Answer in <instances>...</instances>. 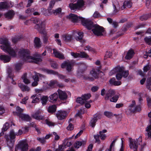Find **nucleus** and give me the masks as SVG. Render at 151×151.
Wrapping results in <instances>:
<instances>
[{
    "instance_id": "e433bc0d",
    "label": "nucleus",
    "mask_w": 151,
    "mask_h": 151,
    "mask_svg": "<svg viewBox=\"0 0 151 151\" xmlns=\"http://www.w3.org/2000/svg\"><path fill=\"white\" fill-rule=\"evenodd\" d=\"M73 119H70L68 121L69 125L67 127V129L68 130L71 131L73 130L74 129V126L73 124H72L70 122L71 121H72Z\"/></svg>"
},
{
    "instance_id": "473e14b6",
    "label": "nucleus",
    "mask_w": 151,
    "mask_h": 151,
    "mask_svg": "<svg viewBox=\"0 0 151 151\" xmlns=\"http://www.w3.org/2000/svg\"><path fill=\"white\" fill-rule=\"evenodd\" d=\"M151 17V13L144 14L140 17L139 19L141 21L145 20Z\"/></svg>"
},
{
    "instance_id": "6e6d98bb",
    "label": "nucleus",
    "mask_w": 151,
    "mask_h": 151,
    "mask_svg": "<svg viewBox=\"0 0 151 151\" xmlns=\"http://www.w3.org/2000/svg\"><path fill=\"white\" fill-rule=\"evenodd\" d=\"M104 114L108 118H111L113 116L112 113L111 112L109 111H106L104 112Z\"/></svg>"
},
{
    "instance_id": "c9c22d12",
    "label": "nucleus",
    "mask_w": 151,
    "mask_h": 151,
    "mask_svg": "<svg viewBox=\"0 0 151 151\" xmlns=\"http://www.w3.org/2000/svg\"><path fill=\"white\" fill-rule=\"evenodd\" d=\"M79 65V70H81L82 72L84 71L86 68V65L84 63H80L78 64Z\"/></svg>"
},
{
    "instance_id": "a18cd8bd",
    "label": "nucleus",
    "mask_w": 151,
    "mask_h": 151,
    "mask_svg": "<svg viewBox=\"0 0 151 151\" xmlns=\"http://www.w3.org/2000/svg\"><path fill=\"white\" fill-rule=\"evenodd\" d=\"M76 101L77 103L81 104H83L85 103L82 97H78L76 99Z\"/></svg>"
},
{
    "instance_id": "9b49d317",
    "label": "nucleus",
    "mask_w": 151,
    "mask_h": 151,
    "mask_svg": "<svg viewBox=\"0 0 151 151\" xmlns=\"http://www.w3.org/2000/svg\"><path fill=\"white\" fill-rule=\"evenodd\" d=\"M42 70L44 72H46L49 74L57 75L59 77V78L61 79H64L66 77L65 76L59 74L57 72L55 71L52 70H49L47 69H43Z\"/></svg>"
},
{
    "instance_id": "864d4df0",
    "label": "nucleus",
    "mask_w": 151,
    "mask_h": 151,
    "mask_svg": "<svg viewBox=\"0 0 151 151\" xmlns=\"http://www.w3.org/2000/svg\"><path fill=\"white\" fill-rule=\"evenodd\" d=\"M22 65V64L21 63H18L16 64L15 65V70L18 71L20 70L21 69V67Z\"/></svg>"
},
{
    "instance_id": "69168bd1",
    "label": "nucleus",
    "mask_w": 151,
    "mask_h": 151,
    "mask_svg": "<svg viewBox=\"0 0 151 151\" xmlns=\"http://www.w3.org/2000/svg\"><path fill=\"white\" fill-rule=\"evenodd\" d=\"M32 78L34 81L39 82V77L37 73H36L35 75L32 76Z\"/></svg>"
},
{
    "instance_id": "aec40b11",
    "label": "nucleus",
    "mask_w": 151,
    "mask_h": 151,
    "mask_svg": "<svg viewBox=\"0 0 151 151\" xmlns=\"http://www.w3.org/2000/svg\"><path fill=\"white\" fill-rule=\"evenodd\" d=\"M83 33L82 32H79L78 33L77 35L75 36L76 40L81 42L84 43L85 41L83 39Z\"/></svg>"
},
{
    "instance_id": "bb28decb",
    "label": "nucleus",
    "mask_w": 151,
    "mask_h": 151,
    "mask_svg": "<svg viewBox=\"0 0 151 151\" xmlns=\"http://www.w3.org/2000/svg\"><path fill=\"white\" fill-rule=\"evenodd\" d=\"M86 141L85 140H82L81 141H76L75 143L74 147L76 148H79L81 146H83L86 145Z\"/></svg>"
},
{
    "instance_id": "dca6fc26",
    "label": "nucleus",
    "mask_w": 151,
    "mask_h": 151,
    "mask_svg": "<svg viewBox=\"0 0 151 151\" xmlns=\"http://www.w3.org/2000/svg\"><path fill=\"white\" fill-rule=\"evenodd\" d=\"M132 103L129 106L128 110L126 111L128 115L130 113L135 112V101L133 100Z\"/></svg>"
},
{
    "instance_id": "338daca9",
    "label": "nucleus",
    "mask_w": 151,
    "mask_h": 151,
    "mask_svg": "<svg viewBox=\"0 0 151 151\" xmlns=\"http://www.w3.org/2000/svg\"><path fill=\"white\" fill-rule=\"evenodd\" d=\"M71 55L73 56L74 58H76L78 57H80V53H78L77 52L74 53L73 52H72L71 53Z\"/></svg>"
},
{
    "instance_id": "a878e982",
    "label": "nucleus",
    "mask_w": 151,
    "mask_h": 151,
    "mask_svg": "<svg viewBox=\"0 0 151 151\" xmlns=\"http://www.w3.org/2000/svg\"><path fill=\"white\" fill-rule=\"evenodd\" d=\"M53 50V53L54 54L56 57L61 59H64V56L62 53L55 49H54Z\"/></svg>"
},
{
    "instance_id": "f3484780",
    "label": "nucleus",
    "mask_w": 151,
    "mask_h": 151,
    "mask_svg": "<svg viewBox=\"0 0 151 151\" xmlns=\"http://www.w3.org/2000/svg\"><path fill=\"white\" fill-rule=\"evenodd\" d=\"M56 115L59 119L62 120L64 119L66 117V112L65 111H59L57 113Z\"/></svg>"
},
{
    "instance_id": "4468645a",
    "label": "nucleus",
    "mask_w": 151,
    "mask_h": 151,
    "mask_svg": "<svg viewBox=\"0 0 151 151\" xmlns=\"http://www.w3.org/2000/svg\"><path fill=\"white\" fill-rule=\"evenodd\" d=\"M57 91L58 94L59 98L61 100L64 101L66 100L68 96L65 92L60 89H58Z\"/></svg>"
},
{
    "instance_id": "5fc2aeb1",
    "label": "nucleus",
    "mask_w": 151,
    "mask_h": 151,
    "mask_svg": "<svg viewBox=\"0 0 151 151\" xmlns=\"http://www.w3.org/2000/svg\"><path fill=\"white\" fill-rule=\"evenodd\" d=\"M119 98V96L117 95H115L111 98L110 99V101L111 102H116Z\"/></svg>"
},
{
    "instance_id": "c03bdc74",
    "label": "nucleus",
    "mask_w": 151,
    "mask_h": 151,
    "mask_svg": "<svg viewBox=\"0 0 151 151\" xmlns=\"http://www.w3.org/2000/svg\"><path fill=\"white\" fill-rule=\"evenodd\" d=\"M58 84V81L56 80H52L50 81L48 85L51 87L55 86Z\"/></svg>"
},
{
    "instance_id": "a19ab883",
    "label": "nucleus",
    "mask_w": 151,
    "mask_h": 151,
    "mask_svg": "<svg viewBox=\"0 0 151 151\" xmlns=\"http://www.w3.org/2000/svg\"><path fill=\"white\" fill-rule=\"evenodd\" d=\"M145 42L149 45H151V36L146 37L144 38Z\"/></svg>"
},
{
    "instance_id": "20e7f679",
    "label": "nucleus",
    "mask_w": 151,
    "mask_h": 151,
    "mask_svg": "<svg viewBox=\"0 0 151 151\" xmlns=\"http://www.w3.org/2000/svg\"><path fill=\"white\" fill-rule=\"evenodd\" d=\"M129 146L131 149L134 151H143L144 147L146 145L145 143L142 145L141 144L142 141L141 137H139L136 139H132L131 138H129Z\"/></svg>"
},
{
    "instance_id": "680f3d73",
    "label": "nucleus",
    "mask_w": 151,
    "mask_h": 151,
    "mask_svg": "<svg viewBox=\"0 0 151 151\" xmlns=\"http://www.w3.org/2000/svg\"><path fill=\"white\" fill-rule=\"evenodd\" d=\"M122 75V77L124 78H127L129 75V71L128 70L124 71L123 70L122 72H121Z\"/></svg>"
},
{
    "instance_id": "6e6552de",
    "label": "nucleus",
    "mask_w": 151,
    "mask_h": 151,
    "mask_svg": "<svg viewBox=\"0 0 151 151\" xmlns=\"http://www.w3.org/2000/svg\"><path fill=\"white\" fill-rule=\"evenodd\" d=\"M84 1L83 0H78L76 4H69V7L71 10H76L80 9L84 6Z\"/></svg>"
},
{
    "instance_id": "4be33fe9",
    "label": "nucleus",
    "mask_w": 151,
    "mask_h": 151,
    "mask_svg": "<svg viewBox=\"0 0 151 151\" xmlns=\"http://www.w3.org/2000/svg\"><path fill=\"white\" fill-rule=\"evenodd\" d=\"M34 46L37 48H39L42 46V43L40 38L36 37L34 41Z\"/></svg>"
},
{
    "instance_id": "f257e3e1",
    "label": "nucleus",
    "mask_w": 151,
    "mask_h": 151,
    "mask_svg": "<svg viewBox=\"0 0 151 151\" xmlns=\"http://www.w3.org/2000/svg\"><path fill=\"white\" fill-rule=\"evenodd\" d=\"M82 24L88 29H92L93 33L97 36H103L104 34V29L103 27L98 25L93 24V22L89 19H83Z\"/></svg>"
},
{
    "instance_id": "ddd939ff",
    "label": "nucleus",
    "mask_w": 151,
    "mask_h": 151,
    "mask_svg": "<svg viewBox=\"0 0 151 151\" xmlns=\"http://www.w3.org/2000/svg\"><path fill=\"white\" fill-rule=\"evenodd\" d=\"M18 147L21 149V151H27L28 149V145L26 142L22 141L18 144Z\"/></svg>"
},
{
    "instance_id": "49530a36",
    "label": "nucleus",
    "mask_w": 151,
    "mask_h": 151,
    "mask_svg": "<svg viewBox=\"0 0 151 151\" xmlns=\"http://www.w3.org/2000/svg\"><path fill=\"white\" fill-rule=\"evenodd\" d=\"M7 73L8 74V77L11 79L12 80H13V76L12 70L10 68H8Z\"/></svg>"
},
{
    "instance_id": "774afa93",
    "label": "nucleus",
    "mask_w": 151,
    "mask_h": 151,
    "mask_svg": "<svg viewBox=\"0 0 151 151\" xmlns=\"http://www.w3.org/2000/svg\"><path fill=\"white\" fill-rule=\"evenodd\" d=\"M51 66L54 69H57L58 67V65L55 62H52L51 63Z\"/></svg>"
},
{
    "instance_id": "a211bd4d",
    "label": "nucleus",
    "mask_w": 151,
    "mask_h": 151,
    "mask_svg": "<svg viewBox=\"0 0 151 151\" xmlns=\"http://www.w3.org/2000/svg\"><path fill=\"white\" fill-rule=\"evenodd\" d=\"M17 115L22 120L26 121H30L31 118L28 114H23L22 113H16Z\"/></svg>"
},
{
    "instance_id": "f704fd0d",
    "label": "nucleus",
    "mask_w": 151,
    "mask_h": 151,
    "mask_svg": "<svg viewBox=\"0 0 151 151\" xmlns=\"http://www.w3.org/2000/svg\"><path fill=\"white\" fill-rule=\"evenodd\" d=\"M48 97L47 96H44L41 98V103L43 106L45 105L47 101Z\"/></svg>"
},
{
    "instance_id": "37998d69",
    "label": "nucleus",
    "mask_w": 151,
    "mask_h": 151,
    "mask_svg": "<svg viewBox=\"0 0 151 151\" xmlns=\"http://www.w3.org/2000/svg\"><path fill=\"white\" fill-rule=\"evenodd\" d=\"M97 120L95 118H93L89 124L92 127H94L96 125V123Z\"/></svg>"
},
{
    "instance_id": "6ab92c4d",
    "label": "nucleus",
    "mask_w": 151,
    "mask_h": 151,
    "mask_svg": "<svg viewBox=\"0 0 151 151\" xmlns=\"http://www.w3.org/2000/svg\"><path fill=\"white\" fill-rule=\"evenodd\" d=\"M124 70V67L117 66L110 72L109 75H112L116 72L121 73V72H122Z\"/></svg>"
},
{
    "instance_id": "13d9d810",
    "label": "nucleus",
    "mask_w": 151,
    "mask_h": 151,
    "mask_svg": "<svg viewBox=\"0 0 151 151\" xmlns=\"http://www.w3.org/2000/svg\"><path fill=\"white\" fill-rule=\"evenodd\" d=\"M34 9L31 8H30L27 9L25 11V13L28 14H31L34 11Z\"/></svg>"
},
{
    "instance_id": "e2e57ef3",
    "label": "nucleus",
    "mask_w": 151,
    "mask_h": 151,
    "mask_svg": "<svg viewBox=\"0 0 151 151\" xmlns=\"http://www.w3.org/2000/svg\"><path fill=\"white\" fill-rule=\"evenodd\" d=\"M99 137V135L98 134L94 136V137L96 140L95 142L98 143V144H99L100 143Z\"/></svg>"
},
{
    "instance_id": "4c0bfd02",
    "label": "nucleus",
    "mask_w": 151,
    "mask_h": 151,
    "mask_svg": "<svg viewBox=\"0 0 151 151\" xmlns=\"http://www.w3.org/2000/svg\"><path fill=\"white\" fill-rule=\"evenodd\" d=\"M27 73H25L22 77V78L23 80V82L26 84H28L30 83V81L27 78Z\"/></svg>"
},
{
    "instance_id": "b1692460",
    "label": "nucleus",
    "mask_w": 151,
    "mask_h": 151,
    "mask_svg": "<svg viewBox=\"0 0 151 151\" xmlns=\"http://www.w3.org/2000/svg\"><path fill=\"white\" fill-rule=\"evenodd\" d=\"M18 86L23 92H29L30 91V88L27 85L19 83L18 84Z\"/></svg>"
},
{
    "instance_id": "2eb2a0df",
    "label": "nucleus",
    "mask_w": 151,
    "mask_h": 151,
    "mask_svg": "<svg viewBox=\"0 0 151 151\" xmlns=\"http://www.w3.org/2000/svg\"><path fill=\"white\" fill-rule=\"evenodd\" d=\"M15 15V13L13 10L8 11L4 14V17L8 20H10L13 19Z\"/></svg>"
},
{
    "instance_id": "9d476101",
    "label": "nucleus",
    "mask_w": 151,
    "mask_h": 151,
    "mask_svg": "<svg viewBox=\"0 0 151 151\" xmlns=\"http://www.w3.org/2000/svg\"><path fill=\"white\" fill-rule=\"evenodd\" d=\"M67 17L70 20L73 22H77L80 19H81V22H82V20L83 19H85L81 17H78L76 15L72 14H69V16Z\"/></svg>"
},
{
    "instance_id": "1a4fd4ad",
    "label": "nucleus",
    "mask_w": 151,
    "mask_h": 151,
    "mask_svg": "<svg viewBox=\"0 0 151 151\" xmlns=\"http://www.w3.org/2000/svg\"><path fill=\"white\" fill-rule=\"evenodd\" d=\"M74 64V62L73 61H67L62 64L61 67L62 68H64L66 67V70L68 71H70L72 69V67Z\"/></svg>"
},
{
    "instance_id": "0eeeda50",
    "label": "nucleus",
    "mask_w": 151,
    "mask_h": 151,
    "mask_svg": "<svg viewBox=\"0 0 151 151\" xmlns=\"http://www.w3.org/2000/svg\"><path fill=\"white\" fill-rule=\"evenodd\" d=\"M100 70L99 69L93 68L90 71V76L86 78L87 79L91 81H93L95 79L99 78Z\"/></svg>"
},
{
    "instance_id": "58836bf2",
    "label": "nucleus",
    "mask_w": 151,
    "mask_h": 151,
    "mask_svg": "<svg viewBox=\"0 0 151 151\" xmlns=\"http://www.w3.org/2000/svg\"><path fill=\"white\" fill-rule=\"evenodd\" d=\"M91 96V94L90 93L85 94L82 96V97L85 103L86 102L87 100L90 99Z\"/></svg>"
},
{
    "instance_id": "0e129e2a",
    "label": "nucleus",
    "mask_w": 151,
    "mask_h": 151,
    "mask_svg": "<svg viewBox=\"0 0 151 151\" xmlns=\"http://www.w3.org/2000/svg\"><path fill=\"white\" fill-rule=\"evenodd\" d=\"M55 3V0H52L50 1L49 6L48 7V8L50 10H51L53 7Z\"/></svg>"
},
{
    "instance_id": "c85d7f7f",
    "label": "nucleus",
    "mask_w": 151,
    "mask_h": 151,
    "mask_svg": "<svg viewBox=\"0 0 151 151\" xmlns=\"http://www.w3.org/2000/svg\"><path fill=\"white\" fill-rule=\"evenodd\" d=\"M63 39L66 42H70L72 40V36L68 35H62Z\"/></svg>"
},
{
    "instance_id": "ea45409f",
    "label": "nucleus",
    "mask_w": 151,
    "mask_h": 151,
    "mask_svg": "<svg viewBox=\"0 0 151 151\" xmlns=\"http://www.w3.org/2000/svg\"><path fill=\"white\" fill-rule=\"evenodd\" d=\"M147 88L150 90H151V77L147 79Z\"/></svg>"
},
{
    "instance_id": "603ef678",
    "label": "nucleus",
    "mask_w": 151,
    "mask_h": 151,
    "mask_svg": "<svg viewBox=\"0 0 151 151\" xmlns=\"http://www.w3.org/2000/svg\"><path fill=\"white\" fill-rule=\"evenodd\" d=\"M84 50H88L89 51H91L92 52H95L94 50L88 45L84 47Z\"/></svg>"
},
{
    "instance_id": "3c124183",
    "label": "nucleus",
    "mask_w": 151,
    "mask_h": 151,
    "mask_svg": "<svg viewBox=\"0 0 151 151\" xmlns=\"http://www.w3.org/2000/svg\"><path fill=\"white\" fill-rule=\"evenodd\" d=\"M84 50H88L89 51H91L92 52H95L94 50L88 45L84 47Z\"/></svg>"
},
{
    "instance_id": "8fccbe9b",
    "label": "nucleus",
    "mask_w": 151,
    "mask_h": 151,
    "mask_svg": "<svg viewBox=\"0 0 151 151\" xmlns=\"http://www.w3.org/2000/svg\"><path fill=\"white\" fill-rule=\"evenodd\" d=\"M9 124L6 122L4 125L3 128L2 129V130L4 131H6L9 128Z\"/></svg>"
},
{
    "instance_id": "f03ea898",
    "label": "nucleus",
    "mask_w": 151,
    "mask_h": 151,
    "mask_svg": "<svg viewBox=\"0 0 151 151\" xmlns=\"http://www.w3.org/2000/svg\"><path fill=\"white\" fill-rule=\"evenodd\" d=\"M18 52L23 60L27 62H34L37 64L42 61L40 54H36L34 55V56H31L29 55V52L27 49H19Z\"/></svg>"
},
{
    "instance_id": "423d86ee",
    "label": "nucleus",
    "mask_w": 151,
    "mask_h": 151,
    "mask_svg": "<svg viewBox=\"0 0 151 151\" xmlns=\"http://www.w3.org/2000/svg\"><path fill=\"white\" fill-rule=\"evenodd\" d=\"M22 132L21 130L19 129L18 133H15L13 130L10 131L9 134H5L4 137L6 139L7 144L9 147H12L14 142V139L15 138L16 135H19L22 134Z\"/></svg>"
},
{
    "instance_id": "393cba45",
    "label": "nucleus",
    "mask_w": 151,
    "mask_h": 151,
    "mask_svg": "<svg viewBox=\"0 0 151 151\" xmlns=\"http://www.w3.org/2000/svg\"><path fill=\"white\" fill-rule=\"evenodd\" d=\"M49 98L50 99V101L51 102L55 103L57 100L58 96L57 93H55L53 94L50 95Z\"/></svg>"
},
{
    "instance_id": "2f4dec72",
    "label": "nucleus",
    "mask_w": 151,
    "mask_h": 151,
    "mask_svg": "<svg viewBox=\"0 0 151 151\" xmlns=\"http://www.w3.org/2000/svg\"><path fill=\"white\" fill-rule=\"evenodd\" d=\"M9 7V5L6 2H1L0 3V10L7 9Z\"/></svg>"
},
{
    "instance_id": "412c9836",
    "label": "nucleus",
    "mask_w": 151,
    "mask_h": 151,
    "mask_svg": "<svg viewBox=\"0 0 151 151\" xmlns=\"http://www.w3.org/2000/svg\"><path fill=\"white\" fill-rule=\"evenodd\" d=\"M115 93V91L113 89H110L107 90L106 92L105 99L108 100L109 97H111Z\"/></svg>"
},
{
    "instance_id": "bf43d9fd",
    "label": "nucleus",
    "mask_w": 151,
    "mask_h": 151,
    "mask_svg": "<svg viewBox=\"0 0 151 151\" xmlns=\"http://www.w3.org/2000/svg\"><path fill=\"white\" fill-rule=\"evenodd\" d=\"M37 139L40 142V143L43 144H44L46 142V141L45 140L44 137H38L37 138Z\"/></svg>"
},
{
    "instance_id": "09e8293b",
    "label": "nucleus",
    "mask_w": 151,
    "mask_h": 151,
    "mask_svg": "<svg viewBox=\"0 0 151 151\" xmlns=\"http://www.w3.org/2000/svg\"><path fill=\"white\" fill-rule=\"evenodd\" d=\"M80 57L82 58H87L89 56L84 52H81L80 53Z\"/></svg>"
},
{
    "instance_id": "39448f33",
    "label": "nucleus",
    "mask_w": 151,
    "mask_h": 151,
    "mask_svg": "<svg viewBox=\"0 0 151 151\" xmlns=\"http://www.w3.org/2000/svg\"><path fill=\"white\" fill-rule=\"evenodd\" d=\"M34 21L36 24L35 26V29H37L40 33L44 35L43 40L44 43H47L48 41V37L45 35L46 32L45 26L42 22L39 19H35Z\"/></svg>"
},
{
    "instance_id": "c756f323",
    "label": "nucleus",
    "mask_w": 151,
    "mask_h": 151,
    "mask_svg": "<svg viewBox=\"0 0 151 151\" xmlns=\"http://www.w3.org/2000/svg\"><path fill=\"white\" fill-rule=\"evenodd\" d=\"M11 57L7 55H2L0 56V59L4 61V63L9 62L11 60Z\"/></svg>"
},
{
    "instance_id": "5701e85b",
    "label": "nucleus",
    "mask_w": 151,
    "mask_h": 151,
    "mask_svg": "<svg viewBox=\"0 0 151 151\" xmlns=\"http://www.w3.org/2000/svg\"><path fill=\"white\" fill-rule=\"evenodd\" d=\"M132 5V3L130 1H124L123 6L121 7L122 10L126 8H131Z\"/></svg>"
},
{
    "instance_id": "f8f14e48",
    "label": "nucleus",
    "mask_w": 151,
    "mask_h": 151,
    "mask_svg": "<svg viewBox=\"0 0 151 151\" xmlns=\"http://www.w3.org/2000/svg\"><path fill=\"white\" fill-rule=\"evenodd\" d=\"M41 112L40 111H37L32 114V116L34 119L38 120H44L45 117L44 115H41Z\"/></svg>"
},
{
    "instance_id": "4d7b16f0",
    "label": "nucleus",
    "mask_w": 151,
    "mask_h": 151,
    "mask_svg": "<svg viewBox=\"0 0 151 151\" xmlns=\"http://www.w3.org/2000/svg\"><path fill=\"white\" fill-rule=\"evenodd\" d=\"M62 9L60 8H58L55 10L52 11V12L55 14H58L60 13L61 12Z\"/></svg>"
},
{
    "instance_id": "79ce46f5",
    "label": "nucleus",
    "mask_w": 151,
    "mask_h": 151,
    "mask_svg": "<svg viewBox=\"0 0 151 151\" xmlns=\"http://www.w3.org/2000/svg\"><path fill=\"white\" fill-rule=\"evenodd\" d=\"M31 98L32 99V103H35L38 102L39 101V99L37 98L36 95H33L31 97Z\"/></svg>"
},
{
    "instance_id": "de8ad7c7",
    "label": "nucleus",
    "mask_w": 151,
    "mask_h": 151,
    "mask_svg": "<svg viewBox=\"0 0 151 151\" xmlns=\"http://www.w3.org/2000/svg\"><path fill=\"white\" fill-rule=\"evenodd\" d=\"M21 37L20 36L12 38V42L14 43H16L20 40Z\"/></svg>"
},
{
    "instance_id": "72a5a7b5",
    "label": "nucleus",
    "mask_w": 151,
    "mask_h": 151,
    "mask_svg": "<svg viewBox=\"0 0 151 151\" xmlns=\"http://www.w3.org/2000/svg\"><path fill=\"white\" fill-rule=\"evenodd\" d=\"M56 109V106L55 105H53L49 106L48 111L50 113H53L55 112Z\"/></svg>"
},
{
    "instance_id": "7ed1b4c3",
    "label": "nucleus",
    "mask_w": 151,
    "mask_h": 151,
    "mask_svg": "<svg viewBox=\"0 0 151 151\" xmlns=\"http://www.w3.org/2000/svg\"><path fill=\"white\" fill-rule=\"evenodd\" d=\"M0 44H2L1 46V49L5 52H8L12 57H15L16 56L18 50H14L10 47V43L7 38H0Z\"/></svg>"
},
{
    "instance_id": "052dcab7",
    "label": "nucleus",
    "mask_w": 151,
    "mask_h": 151,
    "mask_svg": "<svg viewBox=\"0 0 151 151\" xmlns=\"http://www.w3.org/2000/svg\"><path fill=\"white\" fill-rule=\"evenodd\" d=\"M112 54V52L107 51L105 55L104 59H106L107 58H110Z\"/></svg>"
},
{
    "instance_id": "7c9ffc66",
    "label": "nucleus",
    "mask_w": 151,
    "mask_h": 151,
    "mask_svg": "<svg viewBox=\"0 0 151 151\" xmlns=\"http://www.w3.org/2000/svg\"><path fill=\"white\" fill-rule=\"evenodd\" d=\"M107 132L106 129H104L102 131L99 132V136L101 140H104L106 137V135L104 133H106Z\"/></svg>"
},
{
    "instance_id": "cd10ccee",
    "label": "nucleus",
    "mask_w": 151,
    "mask_h": 151,
    "mask_svg": "<svg viewBox=\"0 0 151 151\" xmlns=\"http://www.w3.org/2000/svg\"><path fill=\"white\" fill-rule=\"evenodd\" d=\"M134 54V51L132 50H130L128 51L125 57V58L126 60H129L132 58Z\"/></svg>"
}]
</instances>
